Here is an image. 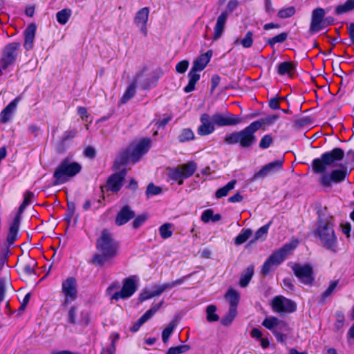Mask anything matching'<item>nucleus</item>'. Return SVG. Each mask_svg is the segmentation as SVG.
Returning a JSON list of instances; mask_svg holds the SVG:
<instances>
[{
	"instance_id": "1",
	"label": "nucleus",
	"mask_w": 354,
	"mask_h": 354,
	"mask_svg": "<svg viewBox=\"0 0 354 354\" xmlns=\"http://www.w3.org/2000/svg\"><path fill=\"white\" fill-rule=\"evenodd\" d=\"M344 157V151L341 148H334L330 151L324 153L319 158L313 160L312 168L315 173L322 174L319 183L326 187L331 186L332 183H339L343 181L348 173L346 167L342 169H334L330 174H326L327 167L335 166L337 161L342 160Z\"/></svg>"
},
{
	"instance_id": "2",
	"label": "nucleus",
	"mask_w": 354,
	"mask_h": 354,
	"mask_svg": "<svg viewBox=\"0 0 354 354\" xmlns=\"http://www.w3.org/2000/svg\"><path fill=\"white\" fill-rule=\"evenodd\" d=\"M318 218L314 235L319 244L326 250L336 253L338 251V241L334 230V218L325 207L317 211Z\"/></svg>"
},
{
	"instance_id": "3",
	"label": "nucleus",
	"mask_w": 354,
	"mask_h": 354,
	"mask_svg": "<svg viewBox=\"0 0 354 354\" xmlns=\"http://www.w3.org/2000/svg\"><path fill=\"white\" fill-rule=\"evenodd\" d=\"M96 248L101 254H94L93 263L102 266L117 255L118 243L114 240L113 234L107 229H104L96 241Z\"/></svg>"
},
{
	"instance_id": "4",
	"label": "nucleus",
	"mask_w": 354,
	"mask_h": 354,
	"mask_svg": "<svg viewBox=\"0 0 354 354\" xmlns=\"http://www.w3.org/2000/svg\"><path fill=\"white\" fill-rule=\"evenodd\" d=\"M258 123H251L241 131L227 134L224 138L225 143L227 145L239 144L243 149L251 148L257 142L255 132L259 130Z\"/></svg>"
},
{
	"instance_id": "5",
	"label": "nucleus",
	"mask_w": 354,
	"mask_h": 354,
	"mask_svg": "<svg viewBox=\"0 0 354 354\" xmlns=\"http://www.w3.org/2000/svg\"><path fill=\"white\" fill-rule=\"evenodd\" d=\"M81 165L76 162H71L68 158L64 159L55 169L53 174L54 185L65 183L71 177L80 172Z\"/></svg>"
},
{
	"instance_id": "6",
	"label": "nucleus",
	"mask_w": 354,
	"mask_h": 354,
	"mask_svg": "<svg viewBox=\"0 0 354 354\" xmlns=\"http://www.w3.org/2000/svg\"><path fill=\"white\" fill-rule=\"evenodd\" d=\"M20 47L19 42H12L4 47L0 59V69L6 70L15 63Z\"/></svg>"
},
{
	"instance_id": "7",
	"label": "nucleus",
	"mask_w": 354,
	"mask_h": 354,
	"mask_svg": "<svg viewBox=\"0 0 354 354\" xmlns=\"http://www.w3.org/2000/svg\"><path fill=\"white\" fill-rule=\"evenodd\" d=\"M138 286L136 283V277L131 276L130 277L126 278L124 280L123 286L122 289L115 292L112 297L111 299L118 300L119 299H127L131 297L133 293L137 290Z\"/></svg>"
},
{
	"instance_id": "8",
	"label": "nucleus",
	"mask_w": 354,
	"mask_h": 354,
	"mask_svg": "<svg viewBox=\"0 0 354 354\" xmlns=\"http://www.w3.org/2000/svg\"><path fill=\"white\" fill-rule=\"evenodd\" d=\"M272 307L274 311L282 313H291L297 310V304L291 299L283 296H277L272 301Z\"/></svg>"
},
{
	"instance_id": "9",
	"label": "nucleus",
	"mask_w": 354,
	"mask_h": 354,
	"mask_svg": "<svg viewBox=\"0 0 354 354\" xmlns=\"http://www.w3.org/2000/svg\"><path fill=\"white\" fill-rule=\"evenodd\" d=\"M292 270L295 275L304 284L311 285L315 280L313 270L310 264H306L304 266L295 264L292 267Z\"/></svg>"
},
{
	"instance_id": "10",
	"label": "nucleus",
	"mask_w": 354,
	"mask_h": 354,
	"mask_svg": "<svg viewBox=\"0 0 354 354\" xmlns=\"http://www.w3.org/2000/svg\"><path fill=\"white\" fill-rule=\"evenodd\" d=\"M283 162L284 159L281 158L265 165L258 172L253 175L250 180L253 182L260 178H264L269 174L281 170Z\"/></svg>"
},
{
	"instance_id": "11",
	"label": "nucleus",
	"mask_w": 354,
	"mask_h": 354,
	"mask_svg": "<svg viewBox=\"0 0 354 354\" xmlns=\"http://www.w3.org/2000/svg\"><path fill=\"white\" fill-rule=\"evenodd\" d=\"M127 170L124 168L119 172H115L112 174L107 180L105 186L107 190H110L112 192H118L122 186V183L127 175Z\"/></svg>"
},
{
	"instance_id": "12",
	"label": "nucleus",
	"mask_w": 354,
	"mask_h": 354,
	"mask_svg": "<svg viewBox=\"0 0 354 354\" xmlns=\"http://www.w3.org/2000/svg\"><path fill=\"white\" fill-rule=\"evenodd\" d=\"M296 245L292 243H286L282 248L273 252L268 259L274 263V266H278L285 260L290 252L296 248Z\"/></svg>"
},
{
	"instance_id": "13",
	"label": "nucleus",
	"mask_w": 354,
	"mask_h": 354,
	"mask_svg": "<svg viewBox=\"0 0 354 354\" xmlns=\"http://www.w3.org/2000/svg\"><path fill=\"white\" fill-rule=\"evenodd\" d=\"M213 123L218 127L234 126L239 124L241 120L237 115L227 113L222 115L221 113H215L212 117Z\"/></svg>"
},
{
	"instance_id": "14",
	"label": "nucleus",
	"mask_w": 354,
	"mask_h": 354,
	"mask_svg": "<svg viewBox=\"0 0 354 354\" xmlns=\"http://www.w3.org/2000/svg\"><path fill=\"white\" fill-rule=\"evenodd\" d=\"M151 140L149 138L142 139L134 147H131V160L136 163L149 149Z\"/></svg>"
},
{
	"instance_id": "15",
	"label": "nucleus",
	"mask_w": 354,
	"mask_h": 354,
	"mask_svg": "<svg viewBox=\"0 0 354 354\" xmlns=\"http://www.w3.org/2000/svg\"><path fill=\"white\" fill-rule=\"evenodd\" d=\"M147 68L144 66L140 71L137 73L131 83V84L127 87L126 91L122 95L120 102L122 104H125L129 102L136 94V86L138 82V80L140 77L143 75V74L147 71Z\"/></svg>"
},
{
	"instance_id": "16",
	"label": "nucleus",
	"mask_w": 354,
	"mask_h": 354,
	"mask_svg": "<svg viewBox=\"0 0 354 354\" xmlns=\"http://www.w3.org/2000/svg\"><path fill=\"white\" fill-rule=\"evenodd\" d=\"M163 304V301L156 304L153 306H152L149 310H148L141 317L133 324V326L130 328V331L133 333L137 332L140 326L150 319L152 316L160 309Z\"/></svg>"
},
{
	"instance_id": "17",
	"label": "nucleus",
	"mask_w": 354,
	"mask_h": 354,
	"mask_svg": "<svg viewBox=\"0 0 354 354\" xmlns=\"http://www.w3.org/2000/svg\"><path fill=\"white\" fill-rule=\"evenodd\" d=\"M325 14L326 12L324 9L322 8H317L313 11L310 27V30L312 32H317L323 29V26H322V24L323 23Z\"/></svg>"
},
{
	"instance_id": "18",
	"label": "nucleus",
	"mask_w": 354,
	"mask_h": 354,
	"mask_svg": "<svg viewBox=\"0 0 354 354\" xmlns=\"http://www.w3.org/2000/svg\"><path fill=\"white\" fill-rule=\"evenodd\" d=\"M21 99V96H17L1 111L0 113L1 123L6 124L11 119L13 112L16 110L17 106Z\"/></svg>"
},
{
	"instance_id": "19",
	"label": "nucleus",
	"mask_w": 354,
	"mask_h": 354,
	"mask_svg": "<svg viewBox=\"0 0 354 354\" xmlns=\"http://www.w3.org/2000/svg\"><path fill=\"white\" fill-rule=\"evenodd\" d=\"M149 10L147 7L142 8L138 11L134 17V23L140 27L142 33L146 36L147 35V23L149 18Z\"/></svg>"
},
{
	"instance_id": "20",
	"label": "nucleus",
	"mask_w": 354,
	"mask_h": 354,
	"mask_svg": "<svg viewBox=\"0 0 354 354\" xmlns=\"http://www.w3.org/2000/svg\"><path fill=\"white\" fill-rule=\"evenodd\" d=\"M136 216L135 212L129 205L123 206L118 212L115 223L117 225L121 226L128 223Z\"/></svg>"
},
{
	"instance_id": "21",
	"label": "nucleus",
	"mask_w": 354,
	"mask_h": 354,
	"mask_svg": "<svg viewBox=\"0 0 354 354\" xmlns=\"http://www.w3.org/2000/svg\"><path fill=\"white\" fill-rule=\"evenodd\" d=\"M62 291L65 297L77 298V282L74 277H68L62 282Z\"/></svg>"
},
{
	"instance_id": "22",
	"label": "nucleus",
	"mask_w": 354,
	"mask_h": 354,
	"mask_svg": "<svg viewBox=\"0 0 354 354\" xmlns=\"http://www.w3.org/2000/svg\"><path fill=\"white\" fill-rule=\"evenodd\" d=\"M201 124L197 129V133L200 136H207L214 131V124L210 122L209 115L207 113H203L201 116Z\"/></svg>"
},
{
	"instance_id": "23",
	"label": "nucleus",
	"mask_w": 354,
	"mask_h": 354,
	"mask_svg": "<svg viewBox=\"0 0 354 354\" xmlns=\"http://www.w3.org/2000/svg\"><path fill=\"white\" fill-rule=\"evenodd\" d=\"M20 222L21 217H19V215H16L9 227L8 233L6 237V243H4L7 244L9 248L15 243L17 238Z\"/></svg>"
},
{
	"instance_id": "24",
	"label": "nucleus",
	"mask_w": 354,
	"mask_h": 354,
	"mask_svg": "<svg viewBox=\"0 0 354 354\" xmlns=\"http://www.w3.org/2000/svg\"><path fill=\"white\" fill-rule=\"evenodd\" d=\"M37 26L35 24H29L24 30V47L26 50H30L33 48L34 39L36 35Z\"/></svg>"
},
{
	"instance_id": "25",
	"label": "nucleus",
	"mask_w": 354,
	"mask_h": 354,
	"mask_svg": "<svg viewBox=\"0 0 354 354\" xmlns=\"http://www.w3.org/2000/svg\"><path fill=\"white\" fill-rule=\"evenodd\" d=\"M227 17L228 12L227 11H223L217 18L216 24L214 27V33L213 37L214 40L218 39L223 35Z\"/></svg>"
},
{
	"instance_id": "26",
	"label": "nucleus",
	"mask_w": 354,
	"mask_h": 354,
	"mask_svg": "<svg viewBox=\"0 0 354 354\" xmlns=\"http://www.w3.org/2000/svg\"><path fill=\"white\" fill-rule=\"evenodd\" d=\"M131 147H129L119 153L113 162V169L114 170H119L121 166L129 162V160H131Z\"/></svg>"
},
{
	"instance_id": "27",
	"label": "nucleus",
	"mask_w": 354,
	"mask_h": 354,
	"mask_svg": "<svg viewBox=\"0 0 354 354\" xmlns=\"http://www.w3.org/2000/svg\"><path fill=\"white\" fill-rule=\"evenodd\" d=\"M161 74V72H153L150 74L147 78L140 82L141 88L144 90H147L155 86Z\"/></svg>"
},
{
	"instance_id": "28",
	"label": "nucleus",
	"mask_w": 354,
	"mask_h": 354,
	"mask_svg": "<svg viewBox=\"0 0 354 354\" xmlns=\"http://www.w3.org/2000/svg\"><path fill=\"white\" fill-rule=\"evenodd\" d=\"M190 276H191V274H188V275L181 277L180 279L173 281L170 283H165V284L158 286L156 288V295H158L159 296L166 290L171 289L176 286L181 285L185 281V280L188 279Z\"/></svg>"
},
{
	"instance_id": "29",
	"label": "nucleus",
	"mask_w": 354,
	"mask_h": 354,
	"mask_svg": "<svg viewBox=\"0 0 354 354\" xmlns=\"http://www.w3.org/2000/svg\"><path fill=\"white\" fill-rule=\"evenodd\" d=\"M225 299L230 302V308L237 309L240 300L239 292L233 288H230L225 293Z\"/></svg>"
},
{
	"instance_id": "30",
	"label": "nucleus",
	"mask_w": 354,
	"mask_h": 354,
	"mask_svg": "<svg viewBox=\"0 0 354 354\" xmlns=\"http://www.w3.org/2000/svg\"><path fill=\"white\" fill-rule=\"evenodd\" d=\"M183 177L187 178L192 176L197 169V165L194 161H189L185 164L181 165L178 167Z\"/></svg>"
},
{
	"instance_id": "31",
	"label": "nucleus",
	"mask_w": 354,
	"mask_h": 354,
	"mask_svg": "<svg viewBox=\"0 0 354 354\" xmlns=\"http://www.w3.org/2000/svg\"><path fill=\"white\" fill-rule=\"evenodd\" d=\"M296 64L292 62H284L279 64L277 67V73L280 75H288L295 71Z\"/></svg>"
},
{
	"instance_id": "32",
	"label": "nucleus",
	"mask_w": 354,
	"mask_h": 354,
	"mask_svg": "<svg viewBox=\"0 0 354 354\" xmlns=\"http://www.w3.org/2000/svg\"><path fill=\"white\" fill-rule=\"evenodd\" d=\"M188 77H189V83L184 88V91L185 93L192 92L195 89V84L199 80L200 75L196 73V71L191 69L188 73Z\"/></svg>"
},
{
	"instance_id": "33",
	"label": "nucleus",
	"mask_w": 354,
	"mask_h": 354,
	"mask_svg": "<svg viewBox=\"0 0 354 354\" xmlns=\"http://www.w3.org/2000/svg\"><path fill=\"white\" fill-rule=\"evenodd\" d=\"M254 274V266H249L241 274L239 280V286L242 288L246 287Z\"/></svg>"
},
{
	"instance_id": "34",
	"label": "nucleus",
	"mask_w": 354,
	"mask_h": 354,
	"mask_svg": "<svg viewBox=\"0 0 354 354\" xmlns=\"http://www.w3.org/2000/svg\"><path fill=\"white\" fill-rule=\"evenodd\" d=\"M271 224V221L269 222L268 224L261 227L254 234V237L249 242L248 245H252L254 243H255L257 241L261 240L263 241L266 239L268 229L270 227V225Z\"/></svg>"
},
{
	"instance_id": "35",
	"label": "nucleus",
	"mask_w": 354,
	"mask_h": 354,
	"mask_svg": "<svg viewBox=\"0 0 354 354\" xmlns=\"http://www.w3.org/2000/svg\"><path fill=\"white\" fill-rule=\"evenodd\" d=\"M236 184V180L234 179L230 181L227 185L223 186V187L219 188L215 193V196L217 198H221L222 197L226 196L228 193L234 188L235 185Z\"/></svg>"
},
{
	"instance_id": "36",
	"label": "nucleus",
	"mask_w": 354,
	"mask_h": 354,
	"mask_svg": "<svg viewBox=\"0 0 354 354\" xmlns=\"http://www.w3.org/2000/svg\"><path fill=\"white\" fill-rule=\"evenodd\" d=\"M354 10V0H347L344 3L335 8V14L337 15L351 12Z\"/></svg>"
},
{
	"instance_id": "37",
	"label": "nucleus",
	"mask_w": 354,
	"mask_h": 354,
	"mask_svg": "<svg viewBox=\"0 0 354 354\" xmlns=\"http://www.w3.org/2000/svg\"><path fill=\"white\" fill-rule=\"evenodd\" d=\"M252 230L250 228L243 229L241 233L234 239V243L238 245L244 243L252 235Z\"/></svg>"
},
{
	"instance_id": "38",
	"label": "nucleus",
	"mask_w": 354,
	"mask_h": 354,
	"mask_svg": "<svg viewBox=\"0 0 354 354\" xmlns=\"http://www.w3.org/2000/svg\"><path fill=\"white\" fill-rule=\"evenodd\" d=\"M77 131L76 129H73L71 131H67L64 132V134L62 138V140L60 141V142L59 143L58 147H57L58 152L62 153L64 151L65 142L70 139L75 138L77 135Z\"/></svg>"
},
{
	"instance_id": "39",
	"label": "nucleus",
	"mask_w": 354,
	"mask_h": 354,
	"mask_svg": "<svg viewBox=\"0 0 354 354\" xmlns=\"http://www.w3.org/2000/svg\"><path fill=\"white\" fill-rule=\"evenodd\" d=\"M234 44H241L244 48H250L253 44V33L252 31H248L243 39L236 38L234 42Z\"/></svg>"
},
{
	"instance_id": "40",
	"label": "nucleus",
	"mask_w": 354,
	"mask_h": 354,
	"mask_svg": "<svg viewBox=\"0 0 354 354\" xmlns=\"http://www.w3.org/2000/svg\"><path fill=\"white\" fill-rule=\"evenodd\" d=\"M34 196V194L30 191H26L24 193V201L20 205L17 215H19V217H21V215L23 214L26 207L30 203L31 200Z\"/></svg>"
},
{
	"instance_id": "41",
	"label": "nucleus",
	"mask_w": 354,
	"mask_h": 354,
	"mask_svg": "<svg viewBox=\"0 0 354 354\" xmlns=\"http://www.w3.org/2000/svg\"><path fill=\"white\" fill-rule=\"evenodd\" d=\"M216 306L209 305L206 308V319L208 322H215L219 320V316L216 313Z\"/></svg>"
},
{
	"instance_id": "42",
	"label": "nucleus",
	"mask_w": 354,
	"mask_h": 354,
	"mask_svg": "<svg viewBox=\"0 0 354 354\" xmlns=\"http://www.w3.org/2000/svg\"><path fill=\"white\" fill-rule=\"evenodd\" d=\"M237 315V309L230 308L227 313L221 319V323L225 326H230L236 316Z\"/></svg>"
},
{
	"instance_id": "43",
	"label": "nucleus",
	"mask_w": 354,
	"mask_h": 354,
	"mask_svg": "<svg viewBox=\"0 0 354 354\" xmlns=\"http://www.w3.org/2000/svg\"><path fill=\"white\" fill-rule=\"evenodd\" d=\"M177 325V322L176 320H172L168 325L167 327H166L162 333V342L166 344L169 341V338L171 336V333H173L175 327Z\"/></svg>"
},
{
	"instance_id": "44",
	"label": "nucleus",
	"mask_w": 354,
	"mask_h": 354,
	"mask_svg": "<svg viewBox=\"0 0 354 354\" xmlns=\"http://www.w3.org/2000/svg\"><path fill=\"white\" fill-rule=\"evenodd\" d=\"M338 283L339 280H334L330 282L329 286L321 295V299L319 301L321 304H324L325 302L326 299L333 293L335 289L337 288L338 285Z\"/></svg>"
},
{
	"instance_id": "45",
	"label": "nucleus",
	"mask_w": 354,
	"mask_h": 354,
	"mask_svg": "<svg viewBox=\"0 0 354 354\" xmlns=\"http://www.w3.org/2000/svg\"><path fill=\"white\" fill-rule=\"evenodd\" d=\"M71 15V10L70 9H68V8L63 9L57 13V15H56L57 20L60 24L64 25L67 23Z\"/></svg>"
},
{
	"instance_id": "46",
	"label": "nucleus",
	"mask_w": 354,
	"mask_h": 354,
	"mask_svg": "<svg viewBox=\"0 0 354 354\" xmlns=\"http://www.w3.org/2000/svg\"><path fill=\"white\" fill-rule=\"evenodd\" d=\"M194 138V134L191 129H183L178 136V139L180 142H185L192 140Z\"/></svg>"
},
{
	"instance_id": "47",
	"label": "nucleus",
	"mask_w": 354,
	"mask_h": 354,
	"mask_svg": "<svg viewBox=\"0 0 354 354\" xmlns=\"http://www.w3.org/2000/svg\"><path fill=\"white\" fill-rule=\"evenodd\" d=\"M10 254V248L7 244L1 246L0 252V268H2L8 261V256Z\"/></svg>"
},
{
	"instance_id": "48",
	"label": "nucleus",
	"mask_w": 354,
	"mask_h": 354,
	"mask_svg": "<svg viewBox=\"0 0 354 354\" xmlns=\"http://www.w3.org/2000/svg\"><path fill=\"white\" fill-rule=\"evenodd\" d=\"M279 321V319L275 317H270L263 320L262 325L266 328L270 330L272 332H274L276 326H277Z\"/></svg>"
},
{
	"instance_id": "49",
	"label": "nucleus",
	"mask_w": 354,
	"mask_h": 354,
	"mask_svg": "<svg viewBox=\"0 0 354 354\" xmlns=\"http://www.w3.org/2000/svg\"><path fill=\"white\" fill-rule=\"evenodd\" d=\"M172 227V225L171 223H165L162 225H161L159 228V232L160 236L164 239H168L172 236V231L171 230V228Z\"/></svg>"
},
{
	"instance_id": "50",
	"label": "nucleus",
	"mask_w": 354,
	"mask_h": 354,
	"mask_svg": "<svg viewBox=\"0 0 354 354\" xmlns=\"http://www.w3.org/2000/svg\"><path fill=\"white\" fill-rule=\"evenodd\" d=\"M288 38V33L281 32V34L274 36L272 38H269L267 41V44L270 45L272 48L274 46L276 43H283Z\"/></svg>"
},
{
	"instance_id": "51",
	"label": "nucleus",
	"mask_w": 354,
	"mask_h": 354,
	"mask_svg": "<svg viewBox=\"0 0 354 354\" xmlns=\"http://www.w3.org/2000/svg\"><path fill=\"white\" fill-rule=\"evenodd\" d=\"M209 62H207L203 57L202 55H200L194 62L193 64V66L192 69L195 71H203L207 64Z\"/></svg>"
},
{
	"instance_id": "52",
	"label": "nucleus",
	"mask_w": 354,
	"mask_h": 354,
	"mask_svg": "<svg viewBox=\"0 0 354 354\" xmlns=\"http://www.w3.org/2000/svg\"><path fill=\"white\" fill-rule=\"evenodd\" d=\"M162 188L156 186L153 183H149L146 189V195L148 198L152 196L158 195L162 193Z\"/></svg>"
},
{
	"instance_id": "53",
	"label": "nucleus",
	"mask_w": 354,
	"mask_h": 354,
	"mask_svg": "<svg viewBox=\"0 0 354 354\" xmlns=\"http://www.w3.org/2000/svg\"><path fill=\"white\" fill-rule=\"evenodd\" d=\"M295 13V8L294 6H290L286 8L280 10L277 16L281 19H286L293 16Z\"/></svg>"
},
{
	"instance_id": "54",
	"label": "nucleus",
	"mask_w": 354,
	"mask_h": 354,
	"mask_svg": "<svg viewBox=\"0 0 354 354\" xmlns=\"http://www.w3.org/2000/svg\"><path fill=\"white\" fill-rule=\"evenodd\" d=\"M278 118H279L278 115H272L266 117L265 118H261L259 120L254 121L252 123H258L259 124V130L265 124H272L275 120H277L278 119Z\"/></svg>"
},
{
	"instance_id": "55",
	"label": "nucleus",
	"mask_w": 354,
	"mask_h": 354,
	"mask_svg": "<svg viewBox=\"0 0 354 354\" xmlns=\"http://www.w3.org/2000/svg\"><path fill=\"white\" fill-rule=\"evenodd\" d=\"M335 317H336V322L335 324V330L336 331H338L343 328L344 324L345 317H344V313L341 311H337L335 314Z\"/></svg>"
},
{
	"instance_id": "56",
	"label": "nucleus",
	"mask_w": 354,
	"mask_h": 354,
	"mask_svg": "<svg viewBox=\"0 0 354 354\" xmlns=\"http://www.w3.org/2000/svg\"><path fill=\"white\" fill-rule=\"evenodd\" d=\"M148 218V216L146 214H142L136 216L133 221V227L138 229L140 227Z\"/></svg>"
},
{
	"instance_id": "57",
	"label": "nucleus",
	"mask_w": 354,
	"mask_h": 354,
	"mask_svg": "<svg viewBox=\"0 0 354 354\" xmlns=\"http://www.w3.org/2000/svg\"><path fill=\"white\" fill-rule=\"evenodd\" d=\"M273 142V139L270 135H265L259 142V147L261 149H267Z\"/></svg>"
},
{
	"instance_id": "58",
	"label": "nucleus",
	"mask_w": 354,
	"mask_h": 354,
	"mask_svg": "<svg viewBox=\"0 0 354 354\" xmlns=\"http://www.w3.org/2000/svg\"><path fill=\"white\" fill-rule=\"evenodd\" d=\"M156 296H158V295H156V290H155L152 292H149V291L145 290L140 294L138 300L140 302H142L147 299H149L150 298H152V297H156Z\"/></svg>"
},
{
	"instance_id": "59",
	"label": "nucleus",
	"mask_w": 354,
	"mask_h": 354,
	"mask_svg": "<svg viewBox=\"0 0 354 354\" xmlns=\"http://www.w3.org/2000/svg\"><path fill=\"white\" fill-rule=\"evenodd\" d=\"M274 331H278L281 333L288 334V333L290 331V328L286 322L279 320L277 324V326H276Z\"/></svg>"
},
{
	"instance_id": "60",
	"label": "nucleus",
	"mask_w": 354,
	"mask_h": 354,
	"mask_svg": "<svg viewBox=\"0 0 354 354\" xmlns=\"http://www.w3.org/2000/svg\"><path fill=\"white\" fill-rule=\"evenodd\" d=\"M274 266V263L268 259L265 263H263L261 268V273L263 276L268 275L272 269V267Z\"/></svg>"
},
{
	"instance_id": "61",
	"label": "nucleus",
	"mask_w": 354,
	"mask_h": 354,
	"mask_svg": "<svg viewBox=\"0 0 354 354\" xmlns=\"http://www.w3.org/2000/svg\"><path fill=\"white\" fill-rule=\"evenodd\" d=\"M36 264H37V263L35 262V261L33 259H31L30 263H27L26 265H25L23 267V268H22L23 272L27 274H31L32 273L35 274V272L33 269V267L35 266Z\"/></svg>"
},
{
	"instance_id": "62",
	"label": "nucleus",
	"mask_w": 354,
	"mask_h": 354,
	"mask_svg": "<svg viewBox=\"0 0 354 354\" xmlns=\"http://www.w3.org/2000/svg\"><path fill=\"white\" fill-rule=\"evenodd\" d=\"M189 62L187 60H183L177 64L176 70L179 73H184L188 68Z\"/></svg>"
},
{
	"instance_id": "63",
	"label": "nucleus",
	"mask_w": 354,
	"mask_h": 354,
	"mask_svg": "<svg viewBox=\"0 0 354 354\" xmlns=\"http://www.w3.org/2000/svg\"><path fill=\"white\" fill-rule=\"evenodd\" d=\"M169 176L174 180H178L180 178H184L178 167L169 171Z\"/></svg>"
},
{
	"instance_id": "64",
	"label": "nucleus",
	"mask_w": 354,
	"mask_h": 354,
	"mask_svg": "<svg viewBox=\"0 0 354 354\" xmlns=\"http://www.w3.org/2000/svg\"><path fill=\"white\" fill-rule=\"evenodd\" d=\"M212 216L213 210L211 209H206L202 214L201 220L204 223H208L209 221H212Z\"/></svg>"
}]
</instances>
